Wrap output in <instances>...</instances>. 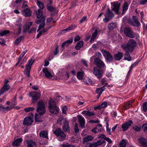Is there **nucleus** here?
<instances>
[{"instance_id":"f257e3e1","label":"nucleus","mask_w":147,"mask_h":147,"mask_svg":"<svg viewBox=\"0 0 147 147\" xmlns=\"http://www.w3.org/2000/svg\"><path fill=\"white\" fill-rule=\"evenodd\" d=\"M45 103L42 100H39L38 102L37 111L39 115L36 114L35 115V119L37 122H42L41 116L43 115L46 112Z\"/></svg>"},{"instance_id":"f03ea898","label":"nucleus","mask_w":147,"mask_h":147,"mask_svg":"<svg viewBox=\"0 0 147 147\" xmlns=\"http://www.w3.org/2000/svg\"><path fill=\"white\" fill-rule=\"evenodd\" d=\"M136 45V42L134 40L130 39L127 44H123L121 47L123 49L131 52L134 49V47Z\"/></svg>"},{"instance_id":"7ed1b4c3","label":"nucleus","mask_w":147,"mask_h":147,"mask_svg":"<svg viewBox=\"0 0 147 147\" xmlns=\"http://www.w3.org/2000/svg\"><path fill=\"white\" fill-rule=\"evenodd\" d=\"M49 108L50 112L52 114H56L59 112V107L56 106L54 99H51L49 100Z\"/></svg>"},{"instance_id":"20e7f679","label":"nucleus","mask_w":147,"mask_h":147,"mask_svg":"<svg viewBox=\"0 0 147 147\" xmlns=\"http://www.w3.org/2000/svg\"><path fill=\"white\" fill-rule=\"evenodd\" d=\"M34 61V60L30 59L28 61L26 66V68L24 71V74L28 77L30 76V71L31 66Z\"/></svg>"},{"instance_id":"39448f33","label":"nucleus","mask_w":147,"mask_h":147,"mask_svg":"<svg viewBox=\"0 0 147 147\" xmlns=\"http://www.w3.org/2000/svg\"><path fill=\"white\" fill-rule=\"evenodd\" d=\"M53 133L61 140H62L66 137V135L61 130V128H57L55 130H53Z\"/></svg>"},{"instance_id":"423d86ee","label":"nucleus","mask_w":147,"mask_h":147,"mask_svg":"<svg viewBox=\"0 0 147 147\" xmlns=\"http://www.w3.org/2000/svg\"><path fill=\"white\" fill-rule=\"evenodd\" d=\"M101 52L105 57V60L109 62H111L113 60V58L111 54L108 51L105 50H102Z\"/></svg>"},{"instance_id":"0eeeda50","label":"nucleus","mask_w":147,"mask_h":147,"mask_svg":"<svg viewBox=\"0 0 147 147\" xmlns=\"http://www.w3.org/2000/svg\"><path fill=\"white\" fill-rule=\"evenodd\" d=\"M124 32L125 35L130 38H134L136 36L135 33L132 29L129 27H126L124 29Z\"/></svg>"},{"instance_id":"6e6552de","label":"nucleus","mask_w":147,"mask_h":147,"mask_svg":"<svg viewBox=\"0 0 147 147\" xmlns=\"http://www.w3.org/2000/svg\"><path fill=\"white\" fill-rule=\"evenodd\" d=\"M40 92L32 91L29 94V96L32 97L33 102H36L40 98Z\"/></svg>"},{"instance_id":"1a4fd4ad","label":"nucleus","mask_w":147,"mask_h":147,"mask_svg":"<svg viewBox=\"0 0 147 147\" xmlns=\"http://www.w3.org/2000/svg\"><path fill=\"white\" fill-rule=\"evenodd\" d=\"M133 20L129 21V24L135 27H138L140 25V22L138 20L137 17L134 16H132Z\"/></svg>"},{"instance_id":"9d476101","label":"nucleus","mask_w":147,"mask_h":147,"mask_svg":"<svg viewBox=\"0 0 147 147\" xmlns=\"http://www.w3.org/2000/svg\"><path fill=\"white\" fill-rule=\"evenodd\" d=\"M113 16V13L110 11L109 9H108L107 12L105 15V18H103V20L105 22H108L112 19Z\"/></svg>"},{"instance_id":"9b49d317","label":"nucleus","mask_w":147,"mask_h":147,"mask_svg":"<svg viewBox=\"0 0 147 147\" xmlns=\"http://www.w3.org/2000/svg\"><path fill=\"white\" fill-rule=\"evenodd\" d=\"M94 60V64L95 65L98 67L100 68L104 67L105 65L103 62L100 59L98 58H95Z\"/></svg>"},{"instance_id":"f8f14e48","label":"nucleus","mask_w":147,"mask_h":147,"mask_svg":"<svg viewBox=\"0 0 147 147\" xmlns=\"http://www.w3.org/2000/svg\"><path fill=\"white\" fill-rule=\"evenodd\" d=\"M105 142L102 140H100L96 142L93 143H88L86 144V147H97L99 146Z\"/></svg>"},{"instance_id":"ddd939ff","label":"nucleus","mask_w":147,"mask_h":147,"mask_svg":"<svg viewBox=\"0 0 147 147\" xmlns=\"http://www.w3.org/2000/svg\"><path fill=\"white\" fill-rule=\"evenodd\" d=\"M45 18L44 17H42L40 19L36 21V23L37 24H40L39 27L37 32H39L41 28H44L45 25Z\"/></svg>"},{"instance_id":"4468645a","label":"nucleus","mask_w":147,"mask_h":147,"mask_svg":"<svg viewBox=\"0 0 147 147\" xmlns=\"http://www.w3.org/2000/svg\"><path fill=\"white\" fill-rule=\"evenodd\" d=\"M80 127L81 128H84L85 124V120L84 118L81 115H78L77 116Z\"/></svg>"},{"instance_id":"2eb2a0df","label":"nucleus","mask_w":147,"mask_h":147,"mask_svg":"<svg viewBox=\"0 0 147 147\" xmlns=\"http://www.w3.org/2000/svg\"><path fill=\"white\" fill-rule=\"evenodd\" d=\"M32 122V119L31 117H26L24 119L23 124L26 125H31Z\"/></svg>"},{"instance_id":"dca6fc26","label":"nucleus","mask_w":147,"mask_h":147,"mask_svg":"<svg viewBox=\"0 0 147 147\" xmlns=\"http://www.w3.org/2000/svg\"><path fill=\"white\" fill-rule=\"evenodd\" d=\"M94 74L99 79H100L102 76V73L100 70L96 68H94Z\"/></svg>"},{"instance_id":"f3484780","label":"nucleus","mask_w":147,"mask_h":147,"mask_svg":"<svg viewBox=\"0 0 147 147\" xmlns=\"http://www.w3.org/2000/svg\"><path fill=\"white\" fill-rule=\"evenodd\" d=\"M10 88V86L8 84L5 83L3 87L0 90V94H2L4 92L7 91Z\"/></svg>"},{"instance_id":"a211bd4d","label":"nucleus","mask_w":147,"mask_h":147,"mask_svg":"<svg viewBox=\"0 0 147 147\" xmlns=\"http://www.w3.org/2000/svg\"><path fill=\"white\" fill-rule=\"evenodd\" d=\"M132 123L131 121H129L128 122L123 124L122 126V128L123 131H126L128 127Z\"/></svg>"},{"instance_id":"6ab92c4d","label":"nucleus","mask_w":147,"mask_h":147,"mask_svg":"<svg viewBox=\"0 0 147 147\" xmlns=\"http://www.w3.org/2000/svg\"><path fill=\"white\" fill-rule=\"evenodd\" d=\"M13 108V107L11 106L5 107L3 106V105H0V111L3 113H6Z\"/></svg>"},{"instance_id":"aec40b11","label":"nucleus","mask_w":147,"mask_h":147,"mask_svg":"<svg viewBox=\"0 0 147 147\" xmlns=\"http://www.w3.org/2000/svg\"><path fill=\"white\" fill-rule=\"evenodd\" d=\"M138 141L142 147H147V140L142 138H140Z\"/></svg>"},{"instance_id":"412c9836","label":"nucleus","mask_w":147,"mask_h":147,"mask_svg":"<svg viewBox=\"0 0 147 147\" xmlns=\"http://www.w3.org/2000/svg\"><path fill=\"white\" fill-rule=\"evenodd\" d=\"M63 129L64 131L67 133H69V122L68 121H65L63 126Z\"/></svg>"},{"instance_id":"4be33fe9","label":"nucleus","mask_w":147,"mask_h":147,"mask_svg":"<svg viewBox=\"0 0 147 147\" xmlns=\"http://www.w3.org/2000/svg\"><path fill=\"white\" fill-rule=\"evenodd\" d=\"M120 5V3L118 2H115L114 3L113 7V10L115 11V12L117 14L118 13V11Z\"/></svg>"},{"instance_id":"5701e85b","label":"nucleus","mask_w":147,"mask_h":147,"mask_svg":"<svg viewBox=\"0 0 147 147\" xmlns=\"http://www.w3.org/2000/svg\"><path fill=\"white\" fill-rule=\"evenodd\" d=\"M48 132L46 130L41 131L39 133V136L40 138L48 139Z\"/></svg>"},{"instance_id":"b1692460","label":"nucleus","mask_w":147,"mask_h":147,"mask_svg":"<svg viewBox=\"0 0 147 147\" xmlns=\"http://www.w3.org/2000/svg\"><path fill=\"white\" fill-rule=\"evenodd\" d=\"M42 71L47 77L51 78L53 77V76L50 72L48 71L47 68H43Z\"/></svg>"},{"instance_id":"393cba45","label":"nucleus","mask_w":147,"mask_h":147,"mask_svg":"<svg viewBox=\"0 0 147 147\" xmlns=\"http://www.w3.org/2000/svg\"><path fill=\"white\" fill-rule=\"evenodd\" d=\"M22 13L23 15L26 17L30 16H31V12L28 9H26L23 10Z\"/></svg>"},{"instance_id":"a878e982","label":"nucleus","mask_w":147,"mask_h":147,"mask_svg":"<svg viewBox=\"0 0 147 147\" xmlns=\"http://www.w3.org/2000/svg\"><path fill=\"white\" fill-rule=\"evenodd\" d=\"M32 22H30L26 23V26L24 29V32H25L28 31L30 28V26L32 25Z\"/></svg>"},{"instance_id":"bb28decb","label":"nucleus","mask_w":147,"mask_h":147,"mask_svg":"<svg viewBox=\"0 0 147 147\" xmlns=\"http://www.w3.org/2000/svg\"><path fill=\"white\" fill-rule=\"evenodd\" d=\"M107 84L108 83H106L104 86L97 89L96 90V93L97 94H100V95H101L102 92L105 90V88Z\"/></svg>"},{"instance_id":"cd10ccee","label":"nucleus","mask_w":147,"mask_h":147,"mask_svg":"<svg viewBox=\"0 0 147 147\" xmlns=\"http://www.w3.org/2000/svg\"><path fill=\"white\" fill-rule=\"evenodd\" d=\"M99 31V30H98L97 29L95 30L94 32L92 34L91 38L90 40V42H93L95 38H96L97 34L98 32Z\"/></svg>"},{"instance_id":"c85d7f7f","label":"nucleus","mask_w":147,"mask_h":147,"mask_svg":"<svg viewBox=\"0 0 147 147\" xmlns=\"http://www.w3.org/2000/svg\"><path fill=\"white\" fill-rule=\"evenodd\" d=\"M123 56V54L121 52H118L114 55L115 59L116 60H120Z\"/></svg>"},{"instance_id":"c756f323","label":"nucleus","mask_w":147,"mask_h":147,"mask_svg":"<svg viewBox=\"0 0 147 147\" xmlns=\"http://www.w3.org/2000/svg\"><path fill=\"white\" fill-rule=\"evenodd\" d=\"M82 114L85 115L86 116H93L95 115L94 113L90 112L89 111H83L82 113Z\"/></svg>"},{"instance_id":"7c9ffc66","label":"nucleus","mask_w":147,"mask_h":147,"mask_svg":"<svg viewBox=\"0 0 147 147\" xmlns=\"http://www.w3.org/2000/svg\"><path fill=\"white\" fill-rule=\"evenodd\" d=\"M22 141L21 138L17 139L13 143L12 145L13 146H18L19 145Z\"/></svg>"},{"instance_id":"2f4dec72","label":"nucleus","mask_w":147,"mask_h":147,"mask_svg":"<svg viewBox=\"0 0 147 147\" xmlns=\"http://www.w3.org/2000/svg\"><path fill=\"white\" fill-rule=\"evenodd\" d=\"M65 121H68L65 118L62 117H60L57 120V123L60 125H61L62 123H64V124Z\"/></svg>"},{"instance_id":"473e14b6","label":"nucleus","mask_w":147,"mask_h":147,"mask_svg":"<svg viewBox=\"0 0 147 147\" xmlns=\"http://www.w3.org/2000/svg\"><path fill=\"white\" fill-rule=\"evenodd\" d=\"M107 106V103L106 102H103L101 105L94 108V109H99L101 108H105Z\"/></svg>"},{"instance_id":"72a5a7b5","label":"nucleus","mask_w":147,"mask_h":147,"mask_svg":"<svg viewBox=\"0 0 147 147\" xmlns=\"http://www.w3.org/2000/svg\"><path fill=\"white\" fill-rule=\"evenodd\" d=\"M72 42L73 39L72 38L70 39L69 40L65 41L62 44L61 46L63 48L65 46H68V45L71 43Z\"/></svg>"},{"instance_id":"f704fd0d","label":"nucleus","mask_w":147,"mask_h":147,"mask_svg":"<svg viewBox=\"0 0 147 147\" xmlns=\"http://www.w3.org/2000/svg\"><path fill=\"white\" fill-rule=\"evenodd\" d=\"M84 72L83 71H78L77 74V78L79 80L82 79L84 75Z\"/></svg>"},{"instance_id":"c9c22d12","label":"nucleus","mask_w":147,"mask_h":147,"mask_svg":"<svg viewBox=\"0 0 147 147\" xmlns=\"http://www.w3.org/2000/svg\"><path fill=\"white\" fill-rule=\"evenodd\" d=\"M128 6L127 4V3L125 2L124 3L123 5L122 10V14H124L128 9Z\"/></svg>"},{"instance_id":"e433bc0d","label":"nucleus","mask_w":147,"mask_h":147,"mask_svg":"<svg viewBox=\"0 0 147 147\" xmlns=\"http://www.w3.org/2000/svg\"><path fill=\"white\" fill-rule=\"evenodd\" d=\"M116 23H112L109 24L108 26V29L110 30H112L113 28L116 27Z\"/></svg>"},{"instance_id":"4c0bfd02","label":"nucleus","mask_w":147,"mask_h":147,"mask_svg":"<svg viewBox=\"0 0 147 147\" xmlns=\"http://www.w3.org/2000/svg\"><path fill=\"white\" fill-rule=\"evenodd\" d=\"M28 147H33L35 146L36 143L32 140H29L27 141Z\"/></svg>"},{"instance_id":"58836bf2","label":"nucleus","mask_w":147,"mask_h":147,"mask_svg":"<svg viewBox=\"0 0 147 147\" xmlns=\"http://www.w3.org/2000/svg\"><path fill=\"white\" fill-rule=\"evenodd\" d=\"M83 46V42L82 41H80L78 42L75 48L76 50H79Z\"/></svg>"},{"instance_id":"ea45409f","label":"nucleus","mask_w":147,"mask_h":147,"mask_svg":"<svg viewBox=\"0 0 147 147\" xmlns=\"http://www.w3.org/2000/svg\"><path fill=\"white\" fill-rule=\"evenodd\" d=\"M93 137L91 136H88L83 138L84 142L91 141L93 140Z\"/></svg>"},{"instance_id":"a19ab883","label":"nucleus","mask_w":147,"mask_h":147,"mask_svg":"<svg viewBox=\"0 0 147 147\" xmlns=\"http://www.w3.org/2000/svg\"><path fill=\"white\" fill-rule=\"evenodd\" d=\"M124 59L125 60H127L128 61L131 60V57L130 56L128 52L127 51H126L125 52Z\"/></svg>"},{"instance_id":"79ce46f5","label":"nucleus","mask_w":147,"mask_h":147,"mask_svg":"<svg viewBox=\"0 0 147 147\" xmlns=\"http://www.w3.org/2000/svg\"><path fill=\"white\" fill-rule=\"evenodd\" d=\"M133 102V101H131L125 104V109L130 108L131 107V104Z\"/></svg>"},{"instance_id":"37998d69","label":"nucleus","mask_w":147,"mask_h":147,"mask_svg":"<svg viewBox=\"0 0 147 147\" xmlns=\"http://www.w3.org/2000/svg\"><path fill=\"white\" fill-rule=\"evenodd\" d=\"M73 29L72 27H69L67 28L64 30H63L61 31V33L62 34H63L68 32V31L71 30Z\"/></svg>"},{"instance_id":"c03bdc74","label":"nucleus","mask_w":147,"mask_h":147,"mask_svg":"<svg viewBox=\"0 0 147 147\" xmlns=\"http://www.w3.org/2000/svg\"><path fill=\"white\" fill-rule=\"evenodd\" d=\"M36 15L37 17L40 18L42 15V12L41 10L40 9H38V11L36 12Z\"/></svg>"},{"instance_id":"a18cd8bd","label":"nucleus","mask_w":147,"mask_h":147,"mask_svg":"<svg viewBox=\"0 0 147 147\" xmlns=\"http://www.w3.org/2000/svg\"><path fill=\"white\" fill-rule=\"evenodd\" d=\"M22 37L21 36L18 37L15 41V44L16 45H17L19 44L22 39Z\"/></svg>"},{"instance_id":"49530a36","label":"nucleus","mask_w":147,"mask_h":147,"mask_svg":"<svg viewBox=\"0 0 147 147\" xmlns=\"http://www.w3.org/2000/svg\"><path fill=\"white\" fill-rule=\"evenodd\" d=\"M27 52V51L26 50L24 51L22 54H21L19 56L18 59V62H20V61L22 60V59L24 57L25 54Z\"/></svg>"},{"instance_id":"de8ad7c7","label":"nucleus","mask_w":147,"mask_h":147,"mask_svg":"<svg viewBox=\"0 0 147 147\" xmlns=\"http://www.w3.org/2000/svg\"><path fill=\"white\" fill-rule=\"evenodd\" d=\"M11 103L12 104V105H11L10 107H13V108L14 107V106L16 105L17 102L16 100V96H15L13 99L12 101L11 102Z\"/></svg>"},{"instance_id":"09e8293b","label":"nucleus","mask_w":147,"mask_h":147,"mask_svg":"<svg viewBox=\"0 0 147 147\" xmlns=\"http://www.w3.org/2000/svg\"><path fill=\"white\" fill-rule=\"evenodd\" d=\"M9 30L1 31L0 32V36H3L4 35L8 34L9 33Z\"/></svg>"},{"instance_id":"8fccbe9b","label":"nucleus","mask_w":147,"mask_h":147,"mask_svg":"<svg viewBox=\"0 0 147 147\" xmlns=\"http://www.w3.org/2000/svg\"><path fill=\"white\" fill-rule=\"evenodd\" d=\"M119 145L121 147H125L126 145V142L125 140H123L120 142Z\"/></svg>"},{"instance_id":"3c124183","label":"nucleus","mask_w":147,"mask_h":147,"mask_svg":"<svg viewBox=\"0 0 147 147\" xmlns=\"http://www.w3.org/2000/svg\"><path fill=\"white\" fill-rule=\"evenodd\" d=\"M35 108L34 107H28L24 109V110L26 112H28L30 111H32L34 110Z\"/></svg>"},{"instance_id":"603ef678","label":"nucleus","mask_w":147,"mask_h":147,"mask_svg":"<svg viewBox=\"0 0 147 147\" xmlns=\"http://www.w3.org/2000/svg\"><path fill=\"white\" fill-rule=\"evenodd\" d=\"M37 5L41 9H42L44 8V5L41 2H40L37 1Z\"/></svg>"},{"instance_id":"864d4df0","label":"nucleus","mask_w":147,"mask_h":147,"mask_svg":"<svg viewBox=\"0 0 147 147\" xmlns=\"http://www.w3.org/2000/svg\"><path fill=\"white\" fill-rule=\"evenodd\" d=\"M133 129L136 131H139L140 130L141 128L137 125H135L133 127Z\"/></svg>"},{"instance_id":"5fc2aeb1","label":"nucleus","mask_w":147,"mask_h":147,"mask_svg":"<svg viewBox=\"0 0 147 147\" xmlns=\"http://www.w3.org/2000/svg\"><path fill=\"white\" fill-rule=\"evenodd\" d=\"M143 111L146 112L147 110V102H145L143 105Z\"/></svg>"},{"instance_id":"6e6d98bb","label":"nucleus","mask_w":147,"mask_h":147,"mask_svg":"<svg viewBox=\"0 0 147 147\" xmlns=\"http://www.w3.org/2000/svg\"><path fill=\"white\" fill-rule=\"evenodd\" d=\"M142 128L144 130V131L147 133V124H143L142 126Z\"/></svg>"},{"instance_id":"4d7b16f0","label":"nucleus","mask_w":147,"mask_h":147,"mask_svg":"<svg viewBox=\"0 0 147 147\" xmlns=\"http://www.w3.org/2000/svg\"><path fill=\"white\" fill-rule=\"evenodd\" d=\"M74 130L76 133H77L79 131V129L78 127V124L76 123L75 124Z\"/></svg>"},{"instance_id":"13d9d810","label":"nucleus","mask_w":147,"mask_h":147,"mask_svg":"<svg viewBox=\"0 0 147 147\" xmlns=\"http://www.w3.org/2000/svg\"><path fill=\"white\" fill-rule=\"evenodd\" d=\"M47 9L50 11H53L54 9V8L50 5H47Z\"/></svg>"},{"instance_id":"bf43d9fd","label":"nucleus","mask_w":147,"mask_h":147,"mask_svg":"<svg viewBox=\"0 0 147 147\" xmlns=\"http://www.w3.org/2000/svg\"><path fill=\"white\" fill-rule=\"evenodd\" d=\"M63 147H74V146L68 144H63L62 145Z\"/></svg>"},{"instance_id":"052dcab7","label":"nucleus","mask_w":147,"mask_h":147,"mask_svg":"<svg viewBox=\"0 0 147 147\" xmlns=\"http://www.w3.org/2000/svg\"><path fill=\"white\" fill-rule=\"evenodd\" d=\"M67 110V107L66 106H65L63 107L62 111V112L64 114H66V111Z\"/></svg>"},{"instance_id":"680f3d73","label":"nucleus","mask_w":147,"mask_h":147,"mask_svg":"<svg viewBox=\"0 0 147 147\" xmlns=\"http://www.w3.org/2000/svg\"><path fill=\"white\" fill-rule=\"evenodd\" d=\"M95 55L96 56L98 57V58L100 59L102 58V57L101 55V53H96L95 54Z\"/></svg>"},{"instance_id":"e2e57ef3","label":"nucleus","mask_w":147,"mask_h":147,"mask_svg":"<svg viewBox=\"0 0 147 147\" xmlns=\"http://www.w3.org/2000/svg\"><path fill=\"white\" fill-rule=\"evenodd\" d=\"M99 127V126H97L96 127L92 130V131L94 133H96L97 132L99 131V130L98 129V128Z\"/></svg>"},{"instance_id":"0e129e2a","label":"nucleus","mask_w":147,"mask_h":147,"mask_svg":"<svg viewBox=\"0 0 147 147\" xmlns=\"http://www.w3.org/2000/svg\"><path fill=\"white\" fill-rule=\"evenodd\" d=\"M105 140L108 142L109 144H111L112 143V141L108 137H106Z\"/></svg>"},{"instance_id":"69168bd1","label":"nucleus","mask_w":147,"mask_h":147,"mask_svg":"<svg viewBox=\"0 0 147 147\" xmlns=\"http://www.w3.org/2000/svg\"><path fill=\"white\" fill-rule=\"evenodd\" d=\"M87 17L86 16L83 17L80 21V23H82V22L85 21Z\"/></svg>"},{"instance_id":"338daca9","label":"nucleus","mask_w":147,"mask_h":147,"mask_svg":"<svg viewBox=\"0 0 147 147\" xmlns=\"http://www.w3.org/2000/svg\"><path fill=\"white\" fill-rule=\"evenodd\" d=\"M147 2V0H140V3L141 5H144Z\"/></svg>"},{"instance_id":"774afa93","label":"nucleus","mask_w":147,"mask_h":147,"mask_svg":"<svg viewBox=\"0 0 147 147\" xmlns=\"http://www.w3.org/2000/svg\"><path fill=\"white\" fill-rule=\"evenodd\" d=\"M80 39V37L78 35L75 38L74 40L75 42H77Z\"/></svg>"}]
</instances>
